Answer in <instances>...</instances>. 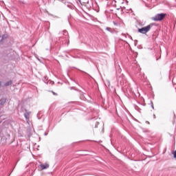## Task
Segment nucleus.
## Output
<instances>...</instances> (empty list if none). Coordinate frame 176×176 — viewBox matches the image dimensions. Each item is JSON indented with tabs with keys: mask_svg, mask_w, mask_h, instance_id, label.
<instances>
[{
	"mask_svg": "<svg viewBox=\"0 0 176 176\" xmlns=\"http://www.w3.org/2000/svg\"><path fill=\"white\" fill-rule=\"evenodd\" d=\"M152 27H153V24H150L147 26L139 28L138 31L140 34H146L151 31V28H152Z\"/></svg>",
	"mask_w": 176,
	"mask_h": 176,
	"instance_id": "nucleus-1",
	"label": "nucleus"
},
{
	"mask_svg": "<svg viewBox=\"0 0 176 176\" xmlns=\"http://www.w3.org/2000/svg\"><path fill=\"white\" fill-rule=\"evenodd\" d=\"M166 16H167L166 14H157L155 16L152 18V20H153V21H162V20H163V19H164Z\"/></svg>",
	"mask_w": 176,
	"mask_h": 176,
	"instance_id": "nucleus-2",
	"label": "nucleus"
},
{
	"mask_svg": "<svg viewBox=\"0 0 176 176\" xmlns=\"http://www.w3.org/2000/svg\"><path fill=\"white\" fill-rule=\"evenodd\" d=\"M114 2L116 5H118V6L123 8V3H124V0H114Z\"/></svg>",
	"mask_w": 176,
	"mask_h": 176,
	"instance_id": "nucleus-3",
	"label": "nucleus"
},
{
	"mask_svg": "<svg viewBox=\"0 0 176 176\" xmlns=\"http://www.w3.org/2000/svg\"><path fill=\"white\" fill-rule=\"evenodd\" d=\"M49 167H50V165L47 163L39 165V168L41 170H46L47 168H49Z\"/></svg>",
	"mask_w": 176,
	"mask_h": 176,
	"instance_id": "nucleus-4",
	"label": "nucleus"
},
{
	"mask_svg": "<svg viewBox=\"0 0 176 176\" xmlns=\"http://www.w3.org/2000/svg\"><path fill=\"white\" fill-rule=\"evenodd\" d=\"M25 113H24V117L26 119L27 122L30 120V115H31V111H27V109H25Z\"/></svg>",
	"mask_w": 176,
	"mask_h": 176,
	"instance_id": "nucleus-5",
	"label": "nucleus"
},
{
	"mask_svg": "<svg viewBox=\"0 0 176 176\" xmlns=\"http://www.w3.org/2000/svg\"><path fill=\"white\" fill-rule=\"evenodd\" d=\"M6 103V99L0 100V105H4Z\"/></svg>",
	"mask_w": 176,
	"mask_h": 176,
	"instance_id": "nucleus-6",
	"label": "nucleus"
},
{
	"mask_svg": "<svg viewBox=\"0 0 176 176\" xmlns=\"http://www.w3.org/2000/svg\"><path fill=\"white\" fill-rule=\"evenodd\" d=\"M12 80L8 81L7 82H6L4 84V86L5 87L10 86V85H12Z\"/></svg>",
	"mask_w": 176,
	"mask_h": 176,
	"instance_id": "nucleus-7",
	"label": "nucleus"
},
{
	"mask_svg": "<svg viewBox=\"0 0 176 176\" xmlns=\"http://www.w3.org/2000/svg\"><path fill=\"white\" fill-rule=\"evenodd\" d=\"M5 38H6L5 35H3L1 37V39L0 40V45H2V43H3V41H5Z\"/></svg>",
	"mask_w": 176,
	"mask_h": 176,
	"instance_id": "nucleus-8",
	"label": "nucleus"
},
{
	"mask_svg": "<svg viewBox=\"0 0 176 176\" xmlns=\"http://www.w3.org/2000/svg\"><path fill=\"white\" fill-rule=\"evenodd\" d=\"M63 35H65V36H67L66 38H69L68 32L64 31V32H63Z\"/></svg>",
	"mask_w": 176,
	"mask_h": 176,
	"instance_id": "nucleus-9",
	"label": "nucleus"
},
{
	"mask_svg": "<svg viewBox=\"0 0 176 176\" xmlns=\"http://www.w3.org/2000/svg\"><path fill=\"white\" fill-rule=\"evenodd\" d=\"M51 93H52V94L54 96H58V94L56 92L53 91H52Z\"/></svg>",
	"mask_w": 176,
	"mask_h": 176,
	"instance_id": "nucleus-10",
	"label": "nucleus"
},
{
	"mask_svg": "<svg viewBox=\"0 0 176 176\" xmlns=\"http://www.w3.org/2000/svg\"><path fill=\"white\" fill-rule=\"evenodd\" d=\"M107 31H109V32H111V28H106Z\"/></svg>",
	"mask_w": 176,
	"mask_h": 176,
	"instance_id": "nucleus-11",
	"label": "nucleus"
},
{
	"mask_svg": "<svg viewBox=\"0 0 176 176\" xmlns=\"http://www.w3.org/2000/svg\"><path fill=\"white\" fill-rule=\"evenodd\" d=\"M151 107L153 108V109H155V107H153V102H151Z\"/></svg>",
	"mask_w": 176,
	"mask_h": 176,
	"instance_id": "nucleus-12",
	"label": "nucleus"
},
{
	"mask_svg": "<svg viewBox=\"0 0 176 176\" xmlns=\"http://www.w3.org/2000/svg\"><path fill=\"white\" fill-rule=\"evenodd\" d=\"M153 118L154 119H156V116L155 114L153 115Z\"/></svg>",
	"mask_w": 176,
	"mask_h": 176,
	"instance_id": "nucleus-13",
	"label": "nucleus"
},
{
	"mask_svg": "<svg viewBox=\"0 0 176 176\" xmlns=\"http://www.w3.org/2000/svg\"><path fill=\"white\" fill-rule=\"evenodd\" d=\"M2 86V82L0 81V87Z\"/></svg>",
	"mask_w": 176,
	"mask_h": 176,
	"instance_id": "nucleus-14",
	"label": "nucleus"
},
{
	"mask_svg": "<svg viewBox=\"0 0 176 176\" xmlns=\"http://www.w3.org/2000/svg\"><path fill=\"white\" fill-rule=\"evenodd\" d=\"M51 83H52V85H54V82H53V81L51 82Z\"/></svg>",
	"mask_w": 176,
	"mask_h": 176,
	"instance_id": "nucleus-15",
	"label": "nucleus"
},
{
	"mask_svg": "<svg viewBox=\"0 0 176 176\" xmlns=\"http://www.w3.org/2000/svg\"><path fill=\"white\" fill-rule=\"evenodd\" d=\"M146 123H148V124H149V122L147 121Z\"/></svg>",
	"mask_w": 176,
	"mask_h": 176,
	"instance_id": "nucleus-16",
	"label": "nucleus"
},
{
	"mask_svg": "<svg viewBox=\"0 0 176 176\" xmlns=\"http://www.w3.org/2000/svg\"><path fill=\"white\" fill-rule=\"evenodd\" d=\"M120 8H117V10H119Z\"/></svg>",
	"mask_w": 176,
	"mask_h": 176,
	"instance_id": "nucleus-17",
	"label": "nucleus"
},
{
	"mask_svg": "<svg viewBox=\"0 0 176 176\" xmlns=\"http://www.w3.org/2000/svg\"><path fill=\"white\" fill-rule=\"evenodd\" d=\"M0 38H1V34H0Z\"/></svg>",
	"mask_w": 176,
	"mask_h": 176,
	"instance_id": "nucleus-18",
	"label": "nucleus"
}]
</instances>
